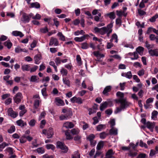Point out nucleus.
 <instances>
[{
    "instance_id": "39448f33",
    "label": "nucleus",
    "mask_w": 158,
    "mask_h": 158,
    "mask_svg": "<svg viewBox=\"0 0 158 158\" xmlns=\"http://www.w3.org/2000/svg\"><path fill=\"white\" fill-rule=\"evenodd\" d=\"M22 98V94L20 93H18L15 95V98H14V101L15 102L18 103L21 101Z\"/></svg>"
},
{
    "instance_id": "de8ad7c7",
    "label": "nucleus",
    "mask_w": 158,
    "mask_h": 158,
    "mask_svg": "<svg viewBox=\"0 0 158 158\" xmlns=\"http://www.w3.org/2000/svg\"><path fill=\"white\" fill-rule=\"evenodd\" d=\"M139 145L141 147H144L145 148H148V146L145 143H144L142 140H140L139 143Z\"/></svg>"
},
{
    "instance_id": "338daca9",
    "label": "nucleus",
    "mask_w": 158,
    "mask_h": 158,
    "mask_svg": "<svg viewBox=\"0 0 158 158\" xmlns=\"http://www.w3.org/2000/svg\"><path fill=\"white\" fill-rule=\"evenodd\" d=\"M37 77L36 76H32L31 77L30 81L32 82H35L37 80Z\"/></svg>"
},
{
    "instance_id": "f704fd0d",
    "label": "nucleus",
    "mask_w": 158,
    "mask_h": 158,
    "mask_svg": "<svg viewBox=\"0 0 158 158\" xmlns=\"http://www.w3.org/2000/svg\"><path fill=\"white\" fill-rule=\"evenodd\" d=\"M46 147L48 149H51L52 150H54L55 148V146L52 144H48L46 145Z\"/></svg>"
},
{
    "instance_id": "2f4dec72",
    "label": "nucleus",
    "mask_w": 158,
    "mask_h": 158,
    "mask_svg": "<svg viewBox=\"0 0 158 158\" xmlns=\"http://www.w3.org/2000/svg\"><path fill=\"white\" fill-rule=\"evenodd\" d=\"M137 154L136 152H133L131 151L130 150L128 155L129 156L131 157V158H133L136 156Z\"/></svg>"
},
{
    "instance_id": "f3484780",
    "label": "nucleus",
    "mask_w": 158,
    "mask_h": 158,
    "mask_svg": "<svg viewBox=\"0 0 158 158\" xmlns=\"http://www.w3.org/2000/svg\"><path fill=\"white\" fill-rule=\"evenodd\" d=\"M89 35H84L83 36L81 37H77L75 38V40L77 41L81 42L83 41L85 39L89 37Z\"/></svg>"
},
{
    "instance_id": "f257e3e1",
    "label": "nucleus",
    "mask_w": 158,
    "mask_h": 158,
    "mask_svg": "<svg viewBox=\"0 0 158 158\" xmlns=\"http://www.w3.org/2000/svg\"><path fill=\"white\" fill-rule=\"evenodd\" d=\"M56 144V147L63 150L62 152L63 153H66L68 152V148L64 143L60 141H58L57 142Z\"/></svg>"
},
{
    "instance_id": "9d476101",
    "label": "nucleus",
    "mask_w": 158,
    "mask_h": 158,
    "mask_svg": "<svg viewBox=\"0 0 158 158\" xmlns=\"http://www.w3.org/2000/svg\"><path fill=\"white\" fill-rule=\"evenodd\" d=\"M114 154V152L112 149L109 150L106 154V157L104 158H112V156Z\"/></svg>"
},
{
    "instance_id": "4be33fe9",
    "label": "nucleus",
    "mask_w": 158,
    "mask_h": 158,
    "mask_svg": "<svg viewBox=\"0 0 158 158\" xmlns=\"http://www.w3.org/2000/svg\"><path fill=\"white\" fill-rule=\"evenodd\" d=\"M110 134L111 135H116L118 134L117 129L114 127H112L109 131Z\"/></svg>"
},
{
    "instance_id": "393cba45",
    "label": "nucleus",
    "mask_w": 158,
    "mask_h": 158,
    "mask_svg": "<svg viewBox=\"0 0 158 158\" xmlns=\"http://www.w3.org/2000/svg\"><path fill=\"white\" fill-rule=\"evenodd\" d=\"M31 7H35L36 8H39L40 7V4L38 2L32 3L31 4Z\"/></svg>"
},
{
    "instance_id": "5fc2aeb1",
    "label": "nucleus",
    "mask_w": 158,
    "mask_h": 158,
    "mask_svg": "<svg viewBox=\"0 0 158 158\" xmlns=\"http://www.w3.org/2000/svg\"><path fill=\"white\" fill-rule=\"evenodd\" d=\"M77 60L79 65H81V58L80 55H77Z\"/></svg>"
},
{
    "instance_id": "ea45409f",
    "label": "nucleus",
    "mask_w": 158,
    "mask_h": 158,
    "mask_svg": "<svg viewBox=\"0 0 158 158\" xmlns=\"http://www.w3.org/2000/svg\"><path fill=\"white\" fill-rule=\"evenodd\" d=\"M143 50L144 48L143 47L140 46L138 47L136 49V51L139 54L143 53Z\"/></svg>"
},
{
    "instance_id": "5701e85b",
    "label": "nucleus",
    "mask_w": 158,
    "mask_h": 158,
    "mask_svg": "<svg viewBox=\"0 0 158 158\" xmlns=\"http://www.w3.org/2000/svg\"><path fill=\"white\" fill-rule=\"evenodd\" d=\"M69 130H68L64 131L65 135L66 136V139L67 140L72 139H73V137L70 135V132H69Z\"/></svg>"
},
{
    "instance_id": "a878e982",
    "label": "nucleus",
    "mask_w": 158,
    "mask_h": 158,
    "mask_svg": "<svg viewBox=\"0 0 158 158\" xmlns=\"http://www.w3.org/2000/svg\"><path fill=\"white\" fill-rule=\"evenodd\" d=\"M111 88L110 86H108L106 87L103 91V94H105L107 93L110 92L111 90Z\"/></svg>"
},
{
    "instance_id": "09e8293b",
    "label": "nucleus",
    "mask_w": 158,
    "mask_h": 158,
    "mask_svg": "<svg viewBox=\"0 0 158 158\" xmlns=\"http://www.w3.org/2000/svg\"><path fill=\"white\" fill-rule=\"evenodd\" d=\"M60 72L63 75L66 76L68 71L66 69L63 68L61 69Z\"/></svg>"
},
{
    "instance_id": "7c9ffc66",
    "label": "nucleus",
    "mask_w": 158,
    "mask_h": 158,
    "mask_svg": "<svg viewBox=\"0 0 158 158\" xmlns=\"http://www.w3.org/2000/svg\"><path fill=\"white\" fill-rule=\"evenodd\" d=\"M149 38L151 40H154L155 39L156 40V42H158V39L157 37H156L155 35L154 34H151L149 35Z\"/></svg>"
},
{
    "instance_id": "a18cd8bd",
    "label": "nucleus",
    "mask_w": 158,
    "mask_h": 158,
    "mask_svg": "<svg viewBox=\"0 0 158 158\" xmlns=\"http://www.w3.org/2000/svg\"><path fill=\"white\" fill-rule=\"evenodd\" d=\"M63 81L64 83L69 86H70V81L68 79L66 78H64L63 79Z\"/></svg>"
},
{
    "instance_id": "ddd939ff",
    "label": "nucleus",
    "mask_w": 158,
    "mask_h": 158,
    "mask_svg": "<svg viewBox=\"0 0 158 158\" xmlns=\"http://www.w3.org/2000/svg\"><path fill=\"white\" fill-rule=\"evenodd\" d=\"M54 135V132L53 131V129L52 128H49L48 130L47 131V138H50L52 137L53 135Z\"/></svg>"
},
{
    "instance_id": "72a5a7b5",
    "label": "nucleus",
    "mask_w": 158,
    "mask_h": 158,
    "mask_svg": "<svg viewBox=\"0 0 158 158\" xmlns=\"http://www.w3.org/2000/svg\"><path fill=\"white\" fill-rule=\"evenodd\" d=\"M72 158H80V155L77 151L74 152V155H72Z\"/></svg>"
},
{
    "instance_id": "423d86ee",
    "label": "nucleus",
    "mask_w": 158,
    "mask_h": 158,
    "mask_svg": "<svg viewBox=\"0 0 158 158\" xmlns=\"http://www.w3.org/2000/svg\"><path fill=\"white\" fill-rule=\"evenodd\" d=\"M131 105V103L127 102L126 99H124L121 107V109H124L128 108Z\"/></svg>"
},
{
    "instance_id": "7ed1b4c3",
    "label": "nucleus",
    "mask_w": 158,
    "mask_h": 158,
    "mask_svg": "<svg viewBox=\"0 0 158 158\" xmlns=\"http://www.w3.org/2000/svg\"><path fill=\"white\" fill-rule=\"evenodd\" d=\"M30 20L29 16L25 13L22 14V17L21 18V21L23 23H28Z\"/></svg>"
},
{
    "instance_id": "58836bf2",
    "label": "nucleus",
    "mask_w": 158,
    "mask_h": 158,
    "mask_svg": "<svg viewBox=\"0 0 158 158\" xmlns=\"http://www.w3.org/2000/svg\"><path fill=\"white\" fill-rule=\"evenodd\" d=\"M109 18L111 19H114L115 18V15L114 12H111L107 14Z\"/></svg>"
},
{
    "instance_id": "aec40b11",
    "label": "nucleus",
    "mask_w": 158,
    "mask_h": 158,
    "mask_svg": "<svg viewBox=\"0 0 158 158\" xmlns=\"http://www.w3.org/2000/svg\"><path fill=\"white\" fill-rule=\"evenodd\" d=\"M108 28L107 27H107H103L100 28V31L99 33L102 35H103L106 33V32H107V30Z\"/></svg>"
},
{
    "instance_id": "0eeeda50",
    "label": "nucleus",
    "mask_w": 158,
    "mask_h": 158,
    "mask_svg": "<svg viewBox=\"0 0 158 158\" xmlns=\"http://www.w3.org/2000/svg\"><path fill=\"white\" fill-rule=\"evenodd\" d=\"M70 100L72 103L76 102L79 104H81L82 102V100L81 98H77L76 97H74L71 98Z\"/></svg>"
},
{
    "instance_id": "a211bd4d",
    "label": "nucleus",
    "mask_w": 158,
    "mask_h": 158,
    "mask_svg": "<svg viewBox=\"0 0 158 158\" xmlns=\"http://www.w3.org/2000/svg\"><path fill=\"white\" fill-rule=\"evenodd\" d=\"M153 101V98H150L147 99L146 101V104L144 105V107L145 108H149V103L152 102Z\"/></svg>"
},
{
    "instance_id": "e2e57ef3",
    "label": "nucleus",
    "mask_w": 158,
    "mask_h": 158,
    "mask_svg": "<svg viewBox=\"0 0 158 158\" xmlns=\"http://www.w3.org/2000/svg\"><path fill=\"white\" fill-rule=\"evenodd\" d=\"M93 119L94 120V122L93 123V124L95 125L97 123H98V120L97 117H94L93 118Z\"/></svg>"
},
{
    "instance_id": "69168bd1",
    "label": "nucleus",
    "mask_w": 158,
    "mask_h": 158,
    "mask_svg": "<svg viewBox=\"0 0 158 158\" xmlns=\"http://www.w3.org/2000/svg\"><path fill=\"white\" fill-rule=\"evenodd\" d=\"M19 112V114L20 116H22L27 111L26 109H22Z\"/></svg>"
},
{
    "instance_id": "2eb2a0df",
    "label": "nucleus",
    "mask_w": 158,
    "mask_h": 158,
    "mask_svg": "<svg viewBox=\"0 0 158 158\" xmlns=\"http://www.w3.org/2000/svg\"><path fill=\"white\" fill-rule=\"evenodd\" d=\"M113 23H111L107 25L108 29L107 30V33L106 35L107 37L109 36L110 34L112 32V28L113 27Z\"/></svg>"
},
{
    "instance_id": "9b49d317",
    "label": "nucleus",
    "mask_w": 158,
    "mask_h": 158,
    "mask_svg": "<svg viewBox=\"0 0 158 158\" xmlns=\"http://www.w3.org/2000/svg\"><path fill=\"white\" fill-rule=\"evenodd\" d=\"M74 127V125L72 122H66L63 124V127L67 129L71 128Z\"/></svg>"
},
{
    "instance_id": "79ce46f5",
    "label": "nucleus",
    "mask_w": 158,
    "mask_h": 158,
    "mask_svg": "<svg viewBox=\"0 0 158 158\" xmlns=\"http://www.w3.org/2000/svg\"><path fill=\"white\" fill-rule=\"evenodd\" d=\"M81 48L82 49H86L89 47V45L88 44L86 43H83L81 44Z\"/></svg>"
},
{
    "instance_id": "412c9836",
    "label": "nucleus",
    "mask_w": 158,
    "mask_h": 158,
    "mask_svg": "<svg viewBox=\"0 0 158 158\" xmlns=\"http://www.w3.org/2000/svg\"><path fill=\"white\" fill-rule=\"evenodd\" d=\"M12 35L15 36H19L20 37H23L24 35L20 31H14L12 32Z\"/></svg>"
},
{
    "instance_id": "13d9d810",
    "label": "nucleus",
    "mask_w": 158,
    "mask_h": 158,
    "mask_svg": "<svg viewBox=\"0 0 158 158\" xmlns=\"http://www.w3.org/2000/svg\"><path fill=\"white\" fill-rule=\"evenodd\" d=\"M36 151L38 153H40L41 154H43L44 152V150L42 148H37Z\"/></svg>"
},
{
    "instance_id": "774afa93",
    "label": "nucleus",
    "mask_w": 158,
    "mask_h": 158,
    "mask_svg": "<svg viewBox=\"0 0 158 158\" xmlns=\"http://www.w3.org/2000/svg\"><path fill=\"white\" fill-rule=\"evenodd\" d=\"M146 154L144 153H141L139 155L137 158H145Z\"/></svg>"
},
{
    "instance_id": "20e7f679",
    "label": "nucleus",
    "mask_w": 158,
    "mask_h": 158,
    "mask_svg": "<svg viewBox=\"0 0 158 158\" xmlns=\"http://www.w3.org/2000/svg\"><path fill=\"white\" fill-rule=\"evenodd\" d=\"M62 112L68 118H69L72 116V112L70 109H62Z\"/></svg>"
},
{
    "instance_id": "052dcab7",
    "label": "nucleus",
    "mask_w": 158,
    "mask_h": 158,
    "mask_svg": "<svg viewBox=\"0 0 158 158\" xmlns=\"http://www.w3.org/2000/svg\"><path fill=\"white\" fill-rule=\"evenodd\" d=\"M11 101L12 98H9L5 100V104L6 105H8L11 102Z\"/></svg>"
},
{
    "instance_id": "8fccbe9b",
    "label": "nucleus",
    "mask_w": 158,
    "mask_h": 158,
    "mask_svg": "<svg viewBox=\"0 0 158 158\" xmlns=\"http://www.w3.org/2000/svg\"><path fill=\"white\" fill-rule=\"evenodd\" d=\"M55 61L57 65L61 63V60L59 57H56L55 59Z\"/></svg>"
},
{
    "instance_id": "864d4df0",
    "label": "nucleus",
    "mask_w": 158,
    "mask_h": 158,
    "mask_svg": "<svg viewBox=\"0 0 158 158\" xmlns=\"http://www.w3.org/2000/svg\"><path fill=\"white\" fill-rule=\"evenodd\" d=\"M57 19L56 18H54L53 19V21H54V24L57 27L59 25V22Z\"/></svg>"
},
{
    "instance_id": "e433bc0d",
    "label": "nucleus",
    "mask_w": 158,
    "mask_h": 158,
    "mask_svg": "<svg viewBox=\"0 0 158 158\" xmlns=\"http://www.w3.org/2000/svg\"><path fill=\"white\" fill-rule=\"evenodd\" d=\"M108 135L105 132H103L100 134V137L101 139H104Z\"/></svg>"
},
{
    "instance_id": "37998d69",
    "label": "nucleus",
    "mask_w": 158,
    "mask_h": 158,
    "mask_svg": "<svg viewBox=\"0 0 158 158\" xmlns=\"http://www.w3.org/2000/svg\"><path fill=\"white\" fill-rule=\"evenodd\" d=\"M36 122L34 119H32L30 121L29 124L31 127H33L35 125Z\"/></svg>"
},
{
    "instance_id": "473e14b6",
    "label": "nucleus",
    "mask_w": 158,
    "mask_h": 158,
    "mask_svg": "<svg viewBox=\"0 0 158 158\" xmlns=\"http://www.w3.org/2000/svg\"><path fill=\"white\" fill-rule=\"evenodd\" d=\"M105 127V125L103 124H100L98 125L96 127V129L98 131H101L103 129L104 127Z\"/></svg>"
},
{
    "instance_id": "dca6fc26",
    "label": "nucleus",
    "mask_w": 158,
    "mask_h": 158,
    "mask_svg": "<svg viewBox=\"0 0 158 158\" xmlns=\"http://www.w3.org/2000/svg\"><path fill=\"white\" fill-rule=\"evenodd\" d=\"M41 56L40 54L36 55L34 56V60L35 63L36 64H38L40 63L39 61L41 59Z\"/></svg>"
},
{
    "instance_id": "c03bdc74",
    "label": "nucleus",
    "mask_w": 158,
    "mask_h": 158,
    "mask_svg": "<svg viewBox=\"0 0 158 158\" xmlns=\"http://www.w3.org/2000/svg\"><path fill=\"white\" fill-rule=\"evenodd\" d=\"M146 124L147 125V127L148 128L151 129L153 128V124L149 122H147Z\"/></svg>"
},
{
    "instance_id": "a19ab883",
    "label": "nucleus",
    "mask_w": 158,
    "mask_h": 158,
    "mask_svg": "<svg viewBox=\"0 0 158 158\" xmlns=\"http://www.w3.org/2000/svg\"><path fill=\"white\" fill-rule=\"evenodd\" d=\"M95 136L93 134H91L88 137H87V139L89 140V141H91L94 140V139L95 138Z\"/></svg>"
},
{
    "instance_id": "680f3d73",
    "label": "nucleus",
    "mask_w": 158,
    "mask_h": 158,
    "mask_svg": "<svg viewBox=\"0 0 158 158\" xmlns=\"http://www.w3.org/2000/svg\"><path fill=\"white\" fill-rule=\"evenodd\" d=\"M157 153V152L154 150L152 149L151 150L150 152V156L152 157L154 156Z\"/></svg>"
},
{
    "instance_id": "bb28decb",
    "label": "nucleus",
    "mask_w": 158,
    "mask_h": 158,
    "mask_svg": "<svg viewBox=\"0 0 158 158\" xmlns=\"http://www.w3.org/2000/svg\"><path fill=\"white\" fill-rule=\"evenodd\" d=\"M71 132L73 135H77L79 133L80 130L78 129L74 128L71 130Z\"/></svg>"
},
{
    "instance_id": "3c124183",
    "label": "nucleus",
    "mask_w": 158,
    "mask_h": 158,
    "mask_svg": "<svg viewBox=\"0 0 158 158\" xmlns=\"http://www.w3.org/2000/svg\"><path fill=\"white\" fill-rule=\"evenodd\" d=\"M158 17V15H156L152 17L149 19V21L152 22H154L155 21L156 19Z\"/></svg>"
},
{
    "instance_id": "6e6d98bb",
    "label": "nucleus",
    "mask_w": 158,
    "mask_h": 158,
    "mask_svg": "<svg viewBox=\"0 0 158 158\" xmlns=\"http://www.w3.org/2000/svg\"><path fill=\"white\" fill-rule=\"evenodd\" d=\"M6 150L10 154L12 155L13 154V149L12 148H6Z\"/></svg>"
},
{
    "instance_id": "f03ea898",
    "label": "nucleus",
    "mask_w": 158,
    "mask_h": 158,
    "mask_svg": "<svg viewBox=\"0 0 158 158\" xmlns=\"http://www.w3.org/2000/svg\"><path fill=\"white\" fill-rule=\"evenodd\" d=\"M112 105V102L110 100H108L101 104L100 109L105 108L107 107L108 106L110 107Z\"/></svg>"
},
{
    "instance_id": "49530a36",
    "label": "nucleus",
    "mask_w": 158,
    "mask_h": 158,
    "mask_svg": "<svg viewBox=\"0 0 158 158\" xmlns=\"http://www.w3.org/2000/svg\"><path fill=\"white\" fill-rule=\"evenodd\" d=\"M40 31L42 33H46L48 32V29L47 27H45L44 28H41L40 30Z\"/></svg>"
},
{
    "instance_id": "6ab92c4d",
    "label": "nucleus",
    "mask_w": 158,
    "mask_h": 158,
    "mask_svg": "<svg viewBox=\"0 0 158 158\" xmlns=\"http://www.w3.org/2000/svg\"><path fill=\"white\" fill-rule=\"evenodd\" d=\"M56 105L58 106H62L64 105V101L60 99L56 98Z\"/></svg>"
},
{
    "instance_id": "c756f323",
    "label": "nucleus",
    "mask_w": 158,
    "mask_h": 158,
    "mask_svg": "<svg viewBox=\"0 0 158 158\" xmlns=\"http://www.w3.org/2000/svg\"><path fill=\"white\" fill-rule=\"evenodd\" d=\"M103 142L102 141H100L98 144L97 147V149L98 150H100L103 148Z\"/></svg>"
},
{
    "instance_id": "0e129e2a",
    "label": "nucleus",
    "mask_w": 158,
    "mask_h": 158,
    "mask_svg": "<svg viewBox=\"0 0 158 158\" xmlns=\"http://www.w3.org/2000/svg\"><path fill=\"white\" fill-rule=\"evenodd\" d=\"M158 112L157 111H154L152 114V119H154L155 117L156 118V115L157 114Z\"/></svg>"
},
{
    "instance_id": "4c0bfd02",
    "label": "nucleus",
    "mask_w": 158,
    "mask_h": 158,
    "mask_svg": "<svg viewBox=\"0 0 158 158\" xmlns=\"http://www.w3.org/2000/svg\"><path fill=\"white\" fill-rule=\"evenodd\" d=\"M57 35L60 37V40L63 41L65 40V37L63 35L61 32H58L57 34Z\"/></svg>"
},
{
    "instance_id": "6e6552de",
    "label": "nucleus",
    "mask_w": 158,
    "mask_h": 158,
    "mask_svg": "<svg viewBox=\"0 0 158 158\" xmlns=\"http://www.w3.org/2000/svg\"><path fill=\"white\" fill-rule=\"evenodd\" d=\"M8 112L9 115L13 118H15L18 115V113L14 111L12 109H8Z\"/></svg>"
},
{
    "instance_id": "c9c22d12",
    "label": "nucleus",
    "mask_w": 158,
    "mask_h": 158,
    "mask_svg": "<svg viewBox=\"0 0 158 158\" xmlns=\"http://www.w3.org/2000/svg\"><path fill=\"white\" fill-rule=\"evenodd\" d=\"M15 126H12L7 131L9 133H12L15 131Z\"/></svg>"
},
{
    "instance_id": "1a4fd4ad",
    "label": "nucleus",
    "mask_w": 158,
    "mask_h": 158,
    "mask_svg": "<svg viewBox=\"0 0 158 158\" xmlns=\"http://www.w3.org/2000/svg\"><path fill=\"white\" fill-rule=\"evenodd\" d=\"M53 44L55 46L58 45V41L56 38L52 37L49 43V45H52Z\"/></svg>"
},
{
    "instance_id": "4d7b16f0",
    "label": "nucleus",
    "mask_w": 158,
    "mask_h": 158,
    "mask_svg": "<svg viewBox=\"0 0 158 158\" xmlns=\"http://www.w3.org/2000/svg\"><path fill=\"white\" fill-rule=\"evenodd\" d=\"M49 64L50 65L54 67V68L55 71L56 72H57V67L55 65V64L54 62L53 61H52L50 62H49Z\"/></svg>"
},
{
    "instance_id": "4468645a",
    "label": "nucleus",
    "mask_w": 158,
    "mask_h": 158,
    "mask_svg": "<svg viewBox=\"0 0 158 158\" xmlns=\"http://www.w3.org/2000/svg\"><path fill=\"white\" fill-rule=\"evenodd\" d=\"M16 123L18 126L22 127H24L25 126L27 125L26 123L24 122L21 119L17 121Z\"/></svg>"
},
{
    "instance_id": "c85d7f7f",
    "label": "nucleus",
    "mask_w": 158,
    "mask_h": 158,
    "mask_svg": "<svg viewBox=\"0 0 158 158\" xmlns=\"http://www.w3.org/2000/svg\"><path fill=\"white\" fill-rule=\"evenodd\" d=\"M4 45L6 46L8 49H10L12 45V44L8 40L5 42L4 43Z\"/></svg>"
},
{
    "instance_id": "f8f14e48",
    "label": "nucleus",
    "mask_w": 158,
    "mask_h": 158,
    "mask_svg": "<svg viewBox=\"0 0 158 158\" xmlns=\"http://www.w3.org/2000/svg\"><path fill=\"white\" fill-rule=\"evenodd\" d=\"M148 52L151 56H158V50L157 49L150 50H149Z\"/></svg>"
},
{
    "instance_id": "cd10ccee",
    "label": "nucleus",
    "mask_w": 158,
    "mask_h": 158,
    "mask_svg": "<svg viewBox=\"0 0 158 158\" xmlns=\"http://www.w3.org/2000/svg\"><path fill=\"white\" fill-rule=\"evenodd\" d=\"M122 76H124L129 79L131 78L132 77L131 72V71L128 72L125 74L122 73Z\"/></svg>"
},
{
    "instance_id": "b1692460",
    "label": "nucleus",
    "mask_w": 158,
    "mask_h": 158,
    "mask_svg": "<svg viewBox=\"0 0 158 158\" xmlns=\"http://www.w3.org/2000/svg\"><path fill=\"white\" fill-rule=\"evenodd\" d=\"M21 68L23 71H29L30 68V66L28 64H24L22 65Z\"/></svg>"
},
{
    "instance_id": "603ef678",
    "label": "nucleus",
    "mask_w": 158,
    "mask_h": 158,
    "mask_svg": "<svg viewBox=\"0 0 158 158\" xmlns=\"http://www.w3.org/2000/svg\"><path fill=\"white\" fill-rule=\"evenodd\" d=\"M116 95L118 97H119L120 98H123L124 97V94L120 92H118L117 93Z\"/></svg>"
},
{
    "instance_id": "bf43d9fd",
    "label": "nucleus",
    "mask_w": 158,
    "mask_h": 158,
    "mask_svg": "<svg viewBox=\"0 0 158 158\" xmlns=\"http://www.w3.org/2000/svg\"><path fill=\"white\" fill-rule=\"evenodd\" d=\"M46 123V121L45 120H43L41 121L40 125V127L41 128H44V125Z\"/></svg>"
}]
</instances>
